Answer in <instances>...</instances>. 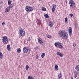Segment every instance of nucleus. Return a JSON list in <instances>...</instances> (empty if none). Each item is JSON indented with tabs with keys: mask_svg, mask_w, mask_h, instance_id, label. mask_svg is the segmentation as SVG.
Returning a JSON list of instances; mask_svg holds the SVG:
<instances>
[{
	"mask_svg": "<svg viewBox=\"0 0 79 79\" xmlns=\"http://www.w3.org/2000/svg\"><path fill=\"white\" fill-rule=\"evenodd\" d=\"M5 22H3L2 23V26H4V25H5Z\"/></svg>",
	"mask_w": 79,
	"mask_h": 79,
	"instance_id": "36",
	"label": "nucleus"
},
{
	"mask_svg": "<svg viewBox=\"0 0 79 79\" xmlns=\"http://www.w3.org/2000/svg\"><path fill=\"white\" fill-rule=\"evenodd\" d=\"M42 10L43 11H46V8L45 7H43L42 8Z\"/></svg>",
	"mask_w": 79,
	"mask_h": 79,
	"instance_id": "31",
	"label": "nucleus"
},
{
	"mask_svg": "<svg viewBox=\"0 0 79 79\" xmlns=\"http://www.w3.org/2000/svg\"><path fill=\"white\" fill-rule=\"evenodd\" d=\"M2 40H3L2 42L6 44H7L8 42H6V40H4V39H2Z\"/></svg>",
	"mask_w": 79,
	"mask_h": 79,
	"instance_id": "14",
	"label": "nucleus"
},
{
	"mask_svg": "<svg viewBox=\"0 0 79 79\" xmlns=\"http://www.w3.org/2000/svg\"><path fill=\"white\" fill-rule=\"evenodd\" d=\"M69 16H70L71 18H72V17H73V14H70L69 15Z\"/></svg>",
	"mask_w": 79,
	"mask_h": 79,
	"instance_id": "32",
	"label": "nucleus"
},
{
	"mask_svg": "<svg viewBox=\"0 0 79 79\" xmlns=\"http://www.w3.org/2000/svg\"><path fill=\"white\" fill-rule=\"evenodd\" d=\"M58 76L59 78H61V73L59 74H58Z\"/></svg>",
	"mask_w": 79,
	"mask_h": 79,
	"instance_id": "24",
	"label": "nucleus"
},
{
	"mask_svg": "<svg viewBox=\"0 0 79 79\" xmlns=\"http://www.w3.org/2000/svg\"><path fill=\"white\" fill-rule=\"evenodd\" d=\"M3 58V54L2 53V52H0V58Z\"/></svg>",
	"mask_w": 79,
	"mask_h": 79,
	"instance_id": "19",
	"label": "nucleus"
},
{
	"mask_svg": "<svg viewBox=\"0 0 79 79\" xmlns=\"http://www.w3.org/2000/svg\"><path fill=\"white\" fill-rule=\"evenodd\" d=\"M55 69L56 71L58 70V65H55Z\"/></svg>",
	"mask_w": 79,
	"mask_h": 79,
	"instance_id": "16",
	"label": "nucleus"
},
{
	"mask_svg": "<svg viewBox=\"0 0 79 79\" xmlns=\"http://www.w3.org/2000/svg\"><path fill=\"white\" fill-rule=\"evenodd\" d=\"M71 79H73V77H71Z\"/></svg>",
	"mask_w": 79,
	"mask_h": 79,
	"instance_id": "42",
	"label": "nucleus"
},
{
	"mask_svg": "<svg viewBox=\"0 0 79 79\" xmlns=\"http://www.w3.org/2000/svg\"><path fill=\"white\" fill-rule=\"evenodd\" d=\"M25 10L27 13H29V12L32 11L33 10V9H32V7H31L29 6H27L26 7Z\"/></svg>",
	"mask_w": 79,
	"mask_h": 79,
	"instance_id": "3",
	"label": "nucleus"
},
{
	"mask_svg": "<svg viewBox=\"0 0 79 79\" xmlns=\"http://www.w3.org/2000/svg\"><path fill=\"white\" fill-rule=\"evenodd\" d=\"M75 27L76 29H77V22H75Z\"/></svg>",
	"mask_w": 79,
	"mask_h": 79,
	"instance_id": "13",
	"label": "nucleus"
},
{
	"mask_svg": "<svg viewBox=\"0 0 79 79\" xmlns=\"http://www.w3.org/2000/svg\"><path fill=\"white\" fill-rule=\"evenodd\" d=\"M49 25L50 27H53V24L52 23L51 21H50L49 22Z\"/></svg>",
	"mask_w": 79,
	"mask_h": 79,
	"instance_id": "12",
	"label": "nucleus"
},
{
	"mask_svg": "<svg viewBox=\"0 0 79 79\" xmlns=\"http://www.w3.org/2000/svg\"><path fill=\"white\" fill-rule=\"evenodd\" d=\"M39 1H40V0H39Z\"/></svg>",
	"mask_w": 79,
	"mask_h": 79,
	"instance_id": "44",
	"label": "nucleus"
},
{
	"mask_svg": "<svg viewBox=\"0 0 79 79\" xmlns=\"http://www.w3.org/2000/svg\"><path fill=\"white\" fill-rule=\"evenodd\" d=\"M7 48L8 50H10V44H8L7 45Z\"/></svg>",
	"mask_w": 79,
	"mask_h": 79,
	"instance_id": "15",
	"label": "nucleus"
},
{
	"mask_svg": "<svg viewBox=\"0 0 79 79\" xmlns=\"http://www.w3.org/2000/svg\"><path fill=\"white\" fill-rule=\"evenodd\" d=\"M52 11L54 12L55 10V8H56V5L55 4H53L52 6Z\"/></svg>",
	"mask_w": 79,
	"mask_h": 79,
	"instance_id": "9",
	"label": "nucleus"
},
{
	"mask_svg": "<svg viewBox=\"0 0 79 79\" xmlns=\"http://www.w3.org/2000/svg\"><path fill=\"white\" fill-rule=\"evenodd\" d=\"M75 69L76 70H77V71H79V65L78 66H76L75 67Z\"/></svg>",
	"mask_w": 79,
	"mask_h": 79,
	"instance_id": "18",
	"label": "nucleus"
},
{
	"mask_svg": "<svg viewBox=\"0 0 79 79\" xmlns=\"http://www.w3.org/2000/svg\"><path fill=\"white\" fill-rule=\"evenodd\" d=\"M38 42L40 45H43V42H42V40L40 38H38Z\"/></svg>",
	"mask_w": 79,
	"mask_h": 79,
	"instance_id": "7",
	"label": "nucleus"
},
{
	"mask_svg": "<svg viewBox=\"0 0 79 79\" xmlns=\"http://www.w3.org/2000/svg\"><path fill=\"white\" fill-rule=\"evenodd\" d=\"M77 74H75V76H74L75 78H76V77H77Z\"/></svg>",
	"mask_w": 79,
	"mask_h": 79,
	"instance_id": "33",
	"label": "nucleus"
},
{
	"mask_svg": "<svg viewBox=\"0 0 79 79\" xmlns=\"http://www.w3.org/2000/svg\"><path fill=\"white\" fill-rule=\"evenodd\" d=\"M69 35H72V27H70L69 28Z\"/></svg>",
	"mask_w": 79,
	"mask_h": 79,
	"instance_id": "8",
	"label": "nucleus"
},
{
	"mask_svg": "<svg viewBox=\"0 0 79 79\" xmlns=\"http://www.w3.org/2000/svg\"><path fill=\"white\" fill-rule=\"evenodd\" d=\"M19 33L21 36H22V37H24V36L25 35V34H26V32H25V31H24L22 28H21L20 30Z\"/></svg>",
	"mask_w": 79,
	"mask_h": 79,
	"instance_id": "5",
	"label": "nucleus"
},
{
	"mask_svg": "<svg viewBox=\"0 0 79 79\" xmlns=\"http://www.w3.org/2000/svg\"><path fill=\"white\" fill-rule=\"evenodd\" d=\"M3 38V39H4V40H6V39H8L7 38V36H4Z\"/></svg>",
	"mask_w": 79,
	"mask_h": 79,
	"instance_id": "25",
	"label": "nucleus"
},
{
	"mask_svg": "<svg viewBox=\"0 0 79 79\" xmlns=\"http://www.w3.org/2000/svg\"><path fill=\"white\" fill-rule=\"evenodd\" d=\"M57 55H59L60 57H63V54L60 52H57Z\"/></svg>",
	"mask_w": 79,
	"mask_h": 79,
	"instance_id": "10",
	"label": "nucleus"
},
{
	"mask_svg": "<svg viewBox=\"0 0 79 79\" xmlns=\"http://www.w3.org/2000/svg\"><path fill=\"white\" fill-rule=\"evenodd\" d=\"M55 47H56L57 48H59L60 49L63 48V46L61 45V43L58 42H56L54 44Z\"/></svg>",
	"mask_w": 79,
	"mask_h": 79,
	"instance_id": "2",
	"label": "nucleus"
},
{
	"mask_svg": "<svg viewBox=\"0 0 79 79\" xmlns=\"http://www.w3.org/2000/svg\"><path fill=\"white\" fill-rule=\"evenodd\" d=\"M9 40H10V41L11 42V40H10V39H9Z\"/></svg>",
	"mask_w": 79,
	"mask_h": 79,
	"instance_id": "41",
	"label": "nucleus"
},
{
	"mask_svg": "<svg viewBox=\"0 0 79 79\" xmlns=\"http://www.w3.org/2000/svg\"><path fill=\"white\" fill-rule=\"evenodd\" d=\"M65 2H66V3H68V1H66Z\"/></svg>",
	"mask_w": 79,
	"mask_h": 79,
	"instance_id": "40",
	"label": "nucleus"
},
{
	"mask_svg": "<svg viewBox=\"0 0 79 79\" xmlns=\"http://www.w3.org/2000/svg\"><path fill=\"white\" fill-rule=\"evenodd\" d=\"M36 23L38 24H40V23H41V21L40 20H39V21H36Z\"/></svg>",
	"mask_w": 79,
	"mask_h": 79,
	"instance_id": "20",
	"label": "nucleus"
},
{
	"mask_svg": "<svg viewBox=\"0 0 79 79\" xmlns=\"http://www.w3.org/2000/svg\"><path fill=\"white\" fill-rule=\"evenodd\" d=\"M11 1L10 0H9L8 1V5H11Z\"/></svg>",
	"mask_w": 79,
	"mask_h": 79,
	"instance_id": "29",
	"label": "nucleus"
},
{
	"mask_svg": "<svg viewBox=\"0 0 79 79\" xmlns=\"http://www.w3.org/2000/svg\"><path fill=\"white\" fill-rule=\"evenodd\" d=\"M47 37H48V38H49V39H51V38H52V36H51L50 35H47Z\"/></svg>",
	"mask_w": 79,
	"mask_h": 79,
	"instance_id": "30",
	"label": "nucleus"
},
{
	"mask_svg": "<svg viewBox=\"0 0 79 79\" xmlns=\"http://www.w3.org/2000/svg\"><path fill=\"white\" fill-rule=\"evenodd\" d=\"M73 47H75L76 46V44H73Z\"/></svg>",
	"mask_w": 79,
	"mask_h": 79,
	"instance_id": "37",
	"label": "nucleus"
},
{
	"mask_svg": "<svg viewBox=\"0 0 79 79\" xmlns=\"http://www.w3.org/2000/svg\"><path fill=\"white\" fill-rule=\"evenodd\" d=\"M59 36L61 37L63 39L66 40L68 38V35L67 33L65 32L64 30H60L58 32Z\"/></svg>",
	"mask_w": 79,
	"mask_h": 79,
	"instance_id": "1",
	"label": "nucleus"
},
{
	"mask_svg": "<svg viewBox=\"0 0 79 79\" xmlns=\"http://www.w3.org/2000/svg\"><path fill=\"white\" fill-rule=\"evenodd\" d=\"M8 10H8V8H6V9L5 10V12H6V13L7 12L10 11V9H9Z\"/></svg>",
	"mask_w": 79,
	"mask_h": 79,
	"instance_id": "28",
	"label": "nucleus"
},
{
	"mask_svg": "<svg viewBox=\"0 0 79 79\" xmlns=\"http://www.w3.org/2000/svg\"><path fill=\"white\" fill-rule=\"evenodd\" d=\"M29 67L28 65H26V71H27L28 69H29Z\"/></svg>",
	"mask_w": 79,
	"mask_h": 79,
	"instance_id": "22",
	"label": "nucleus"
},
{
	"mask_svg": "<svg viewBox=\"0 0 79 79\" xmlns=\"http://www.w3.org/2000/svg\"><path fill=\"white\" fill-rule=\"evenodd\" d=\"M28 79H34V78L32 77H31V76H29L28 77Z\"/></svg>",
	"mask_w": 79,
	"mask_h": 79,
	"instance_id": "27",
	"label": "nucleus"
},
{
	"mask_svg": "<svg viewBox=\"0 0 79 79\" xmlns=\"http://www.w3.org/2000/svg\"><path fill=\"white\" fill-rule=\"evenodd\" d=\"M38 48V47H36L35 48V50H36Z\"/></svg>",
	"mask_w": 79,
	"mask_h": 79,
	"instance_id": "39",
	"label": "nucleus"
},
{
	"mask_svg": "<svg viewBox=\"0 0 79 79\" xmlns=\"http://www.w3.org/2000/svg\"><path fill=\"white\" fill-rule=\"evenodd\" d=\"M23 50L24 53H26L28 52V51H29V48L24 47L23 48Z\"/></svg>",
	"mask_w": 79,
	"mask_h": 79,
	"instance_id": "6",
	"label": "nucleus"
},
{
	"mask_svg": "<svg viewBox=\"0 0 79 79\" xmlns=\"http://www.w3.org/2000/svg\"><path fill=\"white\" fill-rule=\"evenodd\" d=\"M21 1H23V0H21Z\"/></svg>",
	"mask_w": 79,
	"mask_h": 79,
	"instance_id": "43",
	"label": "nucleus"
},
{
	"mask_svg": "<svg viewBox=\"0 0 79 79\" xmlns=\"http://www.w3.org/2000/svg\"><path fill=\"white\" fill-rule=\"evenodd\" d=\"M6 41H7V43H8V39H7L6 40Z\"/></svg>",
	"mask_w": 79,
	"mask_h": 79,
	"instance_id": "38",
	"label": "nucleus"
},
{
	"mask_svg": "<svg viewBox=\"0 0 79 79\" xmlns=\"http://www.w3.org/2000/svg\"><path fill=\"white\" fill-rule=\"evenodd\" d=\"M69 4L70 5V7L73 8H75V6H76V4L74 2L73 0H71L69 1Z\"/></svg>",
	"mask_w": 79,
	"mask_h": 79,
	"instance_id": "4",
	"label": "nucleus"
},
{
	"mask_svg": "<svg viewBox=\"0 0 79 79\" xmlns=\"http://www.w3.org/2000/svg\"><path fill=\"white\" fill-rule=\"evenodd\" d=\"M36 59H38V58H39V56L37 55L36 56Z\"/></svg>",
	"mask_w": 79,
	"mask_h": 79,
	"instance_id": "35",
	"label": "nucleus"
},
{
	"mask_svg": "<svg viewBox=\"0 0 79 79\" xmlns=\"http://www.w3.org/2000/svg\"><path fill=\"white\" fill-rule=\"evenodd\" d=\"M65 23H68V18L67 17L65 18Z\"/></svg>",
	"mask_w": 79,
	"mask_h": 79,
	"instance_id": "23",
	"label": "nucleus"
},
{
	"mask_svg": "<svg viewBox=\"0 0 79 79\" xmlns=\"http://www.w3.org/2000/svg\"><path fill=\"white\" fill-rule=\"evenodd\" d=\"M45 56V53H43L41 55V57L42 58H44V57Z\"/></svg>",
	"mask_w": 79,
	"mask_h": 79,
	"instance_id": "21",
	"label": "nucleus"
},
{
	"mask_svg": "<svg viewBox=\"0 0 79 79\" xmlns=\"http://www.w3.org/2000/svg\"><path fill=\"white\" fill-rule=\"evenodd\" d=\"M1 8H2V7L1 6Z\"/></svg>",
	"mask_w": 79,
	"mask_h": 79,
	"instance_id": "45",
	"label": "nucleus"
},
{
	"mask_svg": "<svg viewBox=\"0 0 79 79\" xmlns=\"http://www.w3.org/2000/svg\"><path fill=\"white\" fill-rule=\"evenodd\" d=\"M14 6V5L13 4H11L9 6V10H10L11 8H13Z\"/></svg>",
	"mask_w": 79,
	"mask_h": 79,
	"instance_id": "11",
	"label": "nucleus"
},
{
	"mask_svg": "<svg viewBox=\"0 0 79 79\" xmlns=\"http://www.w3.org/2000/svg\"><path fill=\"white\" fill-rule=\"evenodd\" d=\"M17 52H18V53H20L21 52V49L20 48L17 49Z\"/></svg>",
	"mask_w": 79,
	"mask_h": 79,
	"instance_id": "26",
	"label": "nucleus"
},
{
	"mask_svg": "<svg viewBox=\"0 0 79 79\" xmlns=\"http://www.w3.org/2000/svg\"><path fill=\"white\" fill-rule=\"evenodd\" d=\"M28 40L29 42H30V41H31V37H30L28 38Z\"/></svg>",
	"mask_w": 79,
	"mask_h": 79,
	"instance_id": "34",
	"label": "nucleus"
},
{
	"mask_svg": "<svg viewBox=\"0 0 79 79\" xmlns=\"http://www.w3.org/2000/svg\"><path fill=\"white\" fill-rule=\"evenodd\" d=\"M0 40H1V39H0Z\"/></svg>",
	"mask_w": 79,
	"mask_h": 79,
	"instance_id": "46",
	"label": "nucleus"
},
{
	"mask_svg": "<svg viewBox=\"0 0 79 79\" xmlns=\"http://www.w3.org/2000/svg\"><path fill=\"white\" fill-rule=\"evenodd\" d=\"M44 16L46 18H49V16H48V15L47 14H44Z\"/></svg>",
	"mask_w": 79,
	"mask_h": 79,
	"instance_id": "17",
	"label": "nucleus"
}]
</instances>
